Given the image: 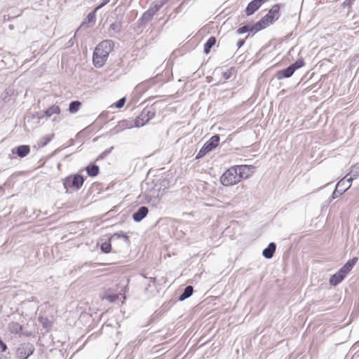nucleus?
<instances>
[{"instance_id":"nucleus-1","label":"nucleus","mask_w":359,"mask_h":359,"mask_svg":"<svg viewBox=\"0 0 359 359\" xmlns=\"http://www.w3.org/2000/svg\"><path fill=\"white\" fill-rule=\"evenodd\" d=\"M252 165H237L226 170V186L233 185L239 182L242 179L249 177L253 172Z\"/></svg>"},{"instance_id":"nucleus-2","label":"nucleus","mask_w":359,"mask_h":359,"mask_svg":"<svg viewBox=\"0 0 359 359\" xmlns=\"http://www.w3.org/2000/svg\"><path fill=\"white\" fill-rule=\"evenodd\" d=\"M114 43L111 40H104L100 42L93 53V64L95 67H100L104 65L109 56V53L113 50Z\"/></svg>"},{"instance_id":"nucleus-3","label":"nucleus","mask_w":359,"mask_h":359,"mask_svg":"<svg viewBox=\"0 0 359 359\" xmlns=\"http://www.w3.org/2000/svg\"><path fill=\"white\" fill-rule=\"evenodd\" d=\"M280 6L279 4L273 5L268 13L255 24V29L256 31H261L273 24L280 16Z\"/></svg>"},{"instance_id":"nucleus-4","label":"nucleus","mask_w":359,"mask_h":359,"mask_svg":"<svg viewBox=\"0 0 359 359\" xmlns=\"http://www.w3.org/2000/svg\"><path fill=\"white\" fill-rule=\"evenodd\" d=\"M305 62L304 59H298L294 63L290 65L286 69L278 71L276 73V78L278 80L283 79L285 78H289L292 76L295 70L304 67Z\"/></svg>"},{"instance_id":"nucleus-5","label":"nucleus","mask_w":359,"mask_h":359,"mask_svg":"<svg viewBox=\"0 0 359 359\" xmlns=\"http://www.w3.org/2000/svg\"><path fill=\"white\" fill-rule=\"evenodd\" d=\"M83 182V177L81 175L76 174L67 177L64 180L63 185L67 190L69 189L78 190L82 187Z\"/></svg>"},{"instance_id":"nucleus-6","label":"nucleus","mask_w":359,"mask_h":359,"mask_svg":"<svg viewBox=\"0 0 359 359\" xmlns=\"http://www.w3.org/2000/svg\"><path fill=\"white\" fill-rule=\"evenodd\" d=\"M219 142V137L217 135H213L207 142L204 144L203 147L197 154L196 158L198 159L203 157L205 154L216 148Z\"/></svg>"},{"instance_id":"nucleus-7","label":"nucleus","mask_w":359,"mask_h":359,"mask_svg":"<svg viewBox=\"0 0 359 359\" xmlns=\"http://www.w3.org/2000/svg\"><path fill=\"white\" fill-rule=\"evenodd\" d=\"M154 116V111L151 108H145L135 118V126L140 127L145 125Z\"/></svg>"},{"instance_id":"nucleus-8","label":"nucleus","mask_w":359,"mask_h":359,"mask_svg":"<svg viewBox=\"0 0 359 359\" xmlns=\"http://www.w3.org/2000/svg\"><path fill=\"white\" fill-rule=\"evenodd\" d=\"M34 348L30 343H25L18 348L16 355L18 359H27L33 353Z\"/></svg>"},{"instance_id":"nucleus-9","label":"nucleus","mask_w":359,"mask_h":359,"mask_svg":"<svg viewBox=\"0 0 359 359\" xmlns=\"http://www.w3.org/2000/svg\"><path fill=\"white\" fill-rule=\"evenodd\" d=\"M144 196L147 203L151 204L152 206H156L159 204L160 198L158 196V189L146 191Z\"/></svg>"},{"instance_id":"nucleus-10","label":"nucleus","mask_w":359,"mask_h":359,"mask_svg":"<svg viewBox=\"0 0 359 359\" xmlns=\"http://www.w3.org/2000/svg\"><path fill=\"white\" fill-rule=\"evenodd\" d=\"M266 1H267V0H253L251 2H250L245 9L246 15H252L261 7L262 4H264Z\"/></svg>"},{"instance_id":"nucleus-11","label":"nucleus","mask_w":359,"mask_h":359,"mask_svg":"<svg viewBox=\"0 0 359 359\" xmlns=\"http://www.w3.org/2000/svg\"><path fill=\"white\" fill-rule=\"evenodd\" d=\"M96 11H95V9L93 12L90 13L87 15L86 20L80 25V27H79V29H77L76 32H79L81 29L91 27L95 24V12Z\"/></svg>"},{"instance_id":"nucleus-12","label":"nucleus","mask_w":359,"mask_h":359,"mask_svg":"<svg viewBox=\"0 0 359 359\" xmlns=\"http://www.w3.org/2000/svg\"><path fill=\"white\" fill-rule=\"evenodd\" d=\"M158 9L159 7L156 5L154 6V8L147 11L141 18L142 22L145 24L149 22L152 19L154 14L158 11Z\"/></svg>"},{"instance_id":"nucleus-13","label":"nucleus","mask_w":359,"mask_h":359,"mask_svg":"<svg viewBox=\"0 0 359 359\" xmlns=\"http://www.w3.org/2000/svg\"><path fill=\"white\" fill-rule=\"evenodd\" d=\"M148 208L145 206L140 207L138 210L133 213V218L135 222H140L148 214Z\"/></svg>"},{"instance_id":"nucleus-14","label":"nucleus","mask_w":359,"mask_h":359,"mask_svg":"<svg viewBox=\"0 0 359 359\" xmlns=\"http://www.w3.org/2000/svg\"><path fill=\"white\" fill-rule=\"evenodd\" d=\"M30 151L28 145H21L12 149L13 154H16L18 156L23 158L25 157Z\"/></svg>"},{"instance_id":"nucleus-15","label":"nucleus","mask_w":359,"mask_h":359,"mask_svg":"<svg viewBox=\"0 0 359 359\" xmlns=\"http://www.w3.org/2000/svg\"><path fill=\"white\" fill-rule=\"evenodd\" d=\"M358 259V257H355L352 258L351 259L348 260L344 266L339 270L341 273L344 275L345 276L348 273V272L352 269L353 266L356 264Z\"/></svg>"},{"instance_id":"nucleus-16","label":"nucleus","mask_w":359,"mask_h":359,"mask_svg":"<svg viewBox=\"0 0 359 359\" xmlns=\"http://www.w3.org/2000/svg\"><path fill=\"white\" fill-rule=\"evenodd\" d=\"M133 127L132 123L127 120H123L118 123L117 126L114 128L116 133L123 130L126 128H131Z\"/></svg>"},{"instance_id":"nucleus-17","label":"nucleus","mask_w":359,"mask_h":359,"mask_svg":"<svg viewBox=\"0 0 359 359\" xmlns=\"http://www.w3.org/2000/svg\"><path fill=\"white\" fill-rule=\"evenodd\" d=\"M8 331L12 334H20L22 330V326L17 322H11L8 326Z\"/></svg>"},{"instance_id":"nucleus-18","label":"nucleus","mask_w":359,"mask_h":359,"mask_svg":"<svg viewBox=\"0 0 359 359\" xmlns=\"http://www.w3.org/2000/svg\"><path fill=\"white\" fill-rule=\"evenodd\" d=\"M276 248L275 243H271L268 247L263 250V256L267 259L271 258L276 251Z\"/></svg>"},{"instance_id":"nucleus-19","label":"nucleus","mask_w":359,"mask_h":359,"mask_svg":"<svg viewBox=\"0 0 359 359\" xmlns=\"http://www.w3.org/2000/svg\"><path fill=\"white\" fill-rule=\"evenodd\" d=\"M345 276L341 273L339 271L337 273L334 274L330 279V283L332 285H336L339 283L344 278Z\"/></svg>"},{"instance_id":"nucleus-20","label":"nucleus","mask_w":359,"mask_h":359,"mask_svg":"<svg viewBox=\"0 0 359 359\" xmlns=\"http://www.w3.org/2000/svg\"><path fill=\"white\" fill-rule=\"evenodd\" d=\"M88 175L90 177L97 176L99 173V167L95 164L89 165L86 168Z\"/></svg>"},{"instance_id":"nucleus-21","label":"nucleus","mask_w":359,"mask_h":359,"mask_svg":"<svg viewBox=\"0 0 359 359\" xmlns=\"http://www.w3.org/2000/svg\"><path fill=\"white\" fill-rule=\"evenodd\" d=\"M121 30V25L118 22H115L112 24H111L109 27V35L112 36L115 34L120 33Z\"/></svg>"},{"instance_id":"nucleus-22","label":"nucleus","mask_w":359,"mask_h":359,"mask_svg":"<svg viewBox=\"0 0 359 359\" xmlns=\"http://www.w3.org/2000/svg\"><path fill=\"white\" fill-rule=\"evenodd\" d=\"M60 112V109L57 105H52L48 109L44 111V116L50 117L53 114H58Z\"/></svg>"},{"instance_id":"nucleus-23","label":"nucleus","mask_w":359,"mask_h":359,"mask_svg":"<svg viewBox=\"0 0 359 359\" xmlns=\"http://www.w3.org/2000/svg\"><path fill=\"white\" fill-rule=\"evenodd\" d=\"M193 291H194V289H193L192 286H191V285L187 286L184 288L182 294L180 296L179 299L180 301H183V300L189 298L193 294Z\"/></svg>"},{"instance_id":"nucleus-24","label":"nucleus","mask_w":359,"mask_h":359,"mask_svg":"<svg viewBox=\"0 0 359 359\" xmlns=\"http://www.w3.org/2000/svg\"><path fill=\"white\" fill-rule=\"evenodd\" d=\"M216 39L211 36L204 45V53L208 54L210 53L211 48L215 44Z\"/></svg>"},{"instance_id":"nucleus-25","label":"nucleus","mask_w":359,"mask_h":359,"mask_svg":"<svg viewBox=\"0 0 359 359\" xmlns=\"http://www.w3.org/2000/svg\"><path fill=\"white\" fill-rule=\"evenodd\" d=\"M53 134L48 135L42 137L39 142H37V145L39 147H43L46 146L53 137Z\"/></svg>"},{"instance_id":"nucleus-26","label":"nucleus","mask_w":359,"mask_h":359,"mask_svg":"<svg viewBox=\"0 0 359 359\" xmlns=\"http://www.w3.org/2000/svg\"><path fill=\"white\" fill-rule=\"evenodd\" d=\"M81 106V103L79 101H73L69 104V111L70 113L74 114L79 110Z\"/></svg>"},{"instance_id":"nucleus-27","label":"nucleus","mask_w":359,"mask_h":359,"mask_svg":"<svg viewBox=\"0 0 359 359\" xmlns=\"http://www.w3.org/2000/svg\"><path fill=\"white\" fill-rule=\"evenodd\" d=\"M247 32H252L254 33H256L258 31H256L255 29V25H252V26H249V25H245V26H243L240 28H238V29L237 30V32L238 34H243V33H245Z\"/></svg>"},{"instance_id":"nucleus-28","label":"nucleus","mask_w":359,"mask_h":359,"mask_svg":"<svg viewBox=\"0 0 359 359\" xmlns=\"http://www.w3.org/2000/svg\"><path fill=\"white\" fill-rule=\"evenodd\" d=\"M119 238H123V240L126 242V243H128L129 242V238L127 235L123 233H114L109 238V241H114V240H117V239H119Z\"/></svg>"},{"instance_id":"nucleus-29","label":"nucleus","mask_w":359,"mask_h":359,"mask_svg":"<svg viewBox=\"0 0 359 359\" xmlns=\"http://www.w3.org/2000/svg\"><path fill=\"white\" fill-rule=\"evenodd\" d=\"M100 249L103 252L109 253L111 249V241L102 243Z\"/></svg>"},{"instance_id":"nucleus-30","label":"nucleus","mask_w":359,"mask_h":359,"mask_svg":"<svg viewBox=\"0 0 359 359\" xmlns=\"http://www.w3.org/2000/svg\"><path fill=\"white\" fill-rule=\"evenodd\" d=\"M126 102V98L123 97L116 102L115 106L116 108H121L124 106Z\"/></svg>"},{"instance_id":"nucleus-31","label":"nucleus","mask_w":359,"mask_h":359,"mask_svg":"<svg viewBox=\"0 0 359 359\" xmlns=\"http://www.w3.org/2000/svg\"><path fill=\"white\" fill-rule=\"evenodd\" d=\"M7 348L6 345L0 339V351L4 352Z\"/></svg>"},{"instance_id":"nucleus-32","label":"nucleus","mask_w":359,"mask_h":359,"mask_svg":"<svg viewBox=\"0 0 359 359\" xmlns=\"http://www.w3.org/2000/svg\"><path fill=\"white\" fill-rule=\"evenodd\" d=\"M109 1L110 0H104L101 4H100L97 7L95 8V11H97L98 9L105 6L109 2Z\"/></svg>"},{"instance_id":"nucleus-33","label":"nucleus","mask_w":359,"mask_h":359,"mask_svg":"<svg viewBox=\"0 0 359 359\" xmlns=\"http://www.w3.org/2000/svg\"><path fill=\"white\" fill-rule=\"evenodd\" d=\"M245 43V40L243 39H241V40H239L237 43V46L238 48H241Z\"/></svg>"},{"instance_id":"nucleus-34","label":"nucleus","mask_w":359,"mask_h":359,"mask_svg":"<svg viewBox=\"0 0 359 359\" xmlns=\"http://www.w3.org/2000/svg\"><path fill=\"white\" fill-rule=\"evenodd\" d=\"M224 173H223V174L221 175V177H220V181H221V182L222 183V184H224V181H223V180H224Z\"/></svg>"},{"instance_id":"nucleus-35","label":"nucleus","mask_w":359,"mask_h":359,"mask_svg":"<svg viewBox=\"0 0 359 359\" xmlns=\"http://www.w3.org/2000/svg\"><path fill=\"white\" fill-rule=\"evenodd\" d=\"M341 181L339 182L337 184V189L340 186Z\"/></svg>"}]
</instances>
